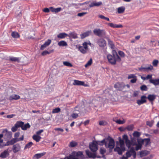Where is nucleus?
Listing matches in <instances>:
<instances>
[{
    "label": "nucleus",
    "instance_id": "1",
    "mask_svg": "<svg viewBox=\"0 0 159 159\" xmlns=\"http://www.w3.org/2000/svg\"><path fill=\"white\" fill-rule=\"evenodd\" d=\"M112 54L113 56L110 54H108L107 55V58L109 63L114 65L116 63V61H120L121 59L115 50H112Z\"/></svg>",
    "mask_w": 159,
    "mask_h": 159
},
{
    "label": "nucleus",
    "instance_id": "2",
    "mask_svg": "<svg viewBox=\"0 0 159 159\" xmlns=\"http://www.w3.org/2000/svg\"><path fill=\"white\" fill-rule=\"evenodd\" d=\"M98 144L100 145H102L105 144L106 147L107 148H109L110 150L113 149L115 145L114 140L111 138L104 139L101 141H99Z\"/></svg>",
    "mask_w": 159,
    "mask_h": 159
},
{
    "label": "nucleus",
    "instance_id": "3",
    "mask_svg": "<svg viewBox=\"0 0 159 159\" xmlns=\"http://www.w3.org/2000/svg\"><path fill=\"white\" fill-rule=\"evenodd\" d=\"M119 143L116 142V146L114 149L115 151L117 152L119 155H121L122 152L125 150V143L123 140L121 139L120 137H119Z\"/></svg>",
    "mask_w": 159,
    "mask_h": 159
},
{
    "label": "nucleus",
    "instance_id": "4",
    "mask_svg": "<svg viewBox=\"0 0 159 159\" xmlns=\"http://www.w3.org/2000/svg\"><path fill=\"white\" fill-rule=\"evenodd\" d=\"M78 49L81 53L84 54H85L88 50L87 42H84L83 43L82 46H79L78 48Z\"/></svg>",
    "mask_w": 159,
    "mask_h": 159
},
{
    "label": "nucleus",
    "instance_id": "5",
    "mask_svg": "<svg viewBox=\"0 0 159 159\" xmlns=\"http://www.w3.org/2000/svg\"><path fill=\"white\" fill-rule=\"evenodd\" d=\"M94 141L89 144V147L91 150L93 152H96L98 149V145L99 144V142Z\"/></svg>",
    "mask_w": 159,
    "mask_h": 159
},
{
    "label": "nucleus",
    "instance_id": "6",
    "mask_svg": "<svg viewBox=\"0 0 159 159\" xmlns=\"http://www.w3.org/2000/svg\"><path fill=\"white\" fill-rule=\"evenodd\" d=\"M93 32L94 34L99 37L102 36L105 34V33L104 30H101L99 29H94Z\"/></svg>",
    "mask_w": 159,
    "mask_h": 159
},
{
    "label": "nucleus",
    "instance_id": "7",
    "mask_svg": "<svg viewBox=\"0 0 159 159\" xmlns=\"http://www.w3.org/2000/svg\"><path fill=\"white\" fill-rule=\"evenodd\" d=\"M126 155L128 158L133 155L134 158H135L136 156V153L134 151V148L132 147L130 150L126 152Z\"/></svg>",
    "mask_w": 159,
    "mask_h": 159
},
{
    "label": "nucleus",
    "instance_id": "8",
    "mask_svg": "<svg viewBox=\"0 0 159 159\" xmlns=\"http://www.w3.org/2000/svg\"><path fill=\"white\" fill-rule=\"evenodd\" d=\"M123 139L125 140V143L127 147L129 149L131 145H133L132 144L130 141L128 139V137L127 135H124L123 136Z\"/></svg>",
    "mask_w": 159,
    "mask_h": 159
},
{
    "label": "nucleus",
    "instance_id": "9",
    "mask_svg": "<svg viewBox=\"0 0 159 159\" xmlns=\"http://www.w3.org/2000/svg\"><path fill=\"white\" fill-rule=\"evenodd\" d=\"M138 144L133 143V146L136 145L135 150L138 151L139 149H141L142 148V145L143 143V140H137Z\"/></svg>",
    "mask_w": 159,
    "mask_h": 159
},
{
    "label": "nucleus",
    "instance_id": "10",
    "mask_svg": "<svg viewBox=\"0 0 159 159\" xmlns=\"http://www.w3.org/2000/svg\"><path fill=\"white\" fill-rule=\"evenodd\" d=\"M125 86V85L123 83H117L115 84L114 87L118 90H122Z\"/></svg>",
    "mask_w": 159,
    "mask_h": 159
},
{
    "label": "nucleus",
    "instance_id": "11",
    "mask_svg": "<svg viewBox=\"0 0 159 159\" xmlns=\"http://www.w3.org/2000/svg\"><path fill=\"white\" fill-rule=\"evenodd\" d=\"M97 43L99 47H104L106 45V41L103 39H100L97 40Z\"/></svg>",
    "mask_w": 159,
    "mask_h": 159
},
{
    "label": "nucleus",
    "instance_id": "12",
    "mask_svg": "<svg viewBox=\"0 0 159 159\" xmlns=\"http://www.w3.org/2000/svg\"><path fill=\"white\" fill-rule=\"evenodd\" d=\"M85 152L86 155L89 158H95L96 157L98 158H99L100 157L98 156H96L95 153L93 152V153H92L89 150H86Z\"/></svg>",
    "mask_w": 159,
    "mask_h": 159
},
{
    "label": "nucleus",
    "instance_id": "13",
    "mask_svg": "<svg viewBox=\"0 0 159 159\" xmlns=\"http://www.w3.org/2000/svg\"><path fill=\"white\" fill-rule=\"evenodd\" d=\"M12 149L13 152L16 153L20 151L21 147L19 144L17 143L13 145Z\"/></svg>",
    "mask_w": 159,
    "mask_h": 159
},
{
    "label": "nucleus",
    "instance_id": "14",
    "mask_svg": "<svg viewBox=\"0 0 159 159\" xmlns=\"http://www.w3.org/2000/svg\"><path fill=\"white\" fill-rule=\"evenodd\" d=\"M102 4L101 2H97L94 1L91 2L89 5L90 7H99Z\"/></svg>",
    "mask_w": 159,
    "mask_h": 159
},
{
    "label": "nucleus",
    "instance_id": "15",
    "mask_svg": "<svg viewBox=\"0 0 159 159\" xmlns=\"http://www.w3.org/2000/svg\"><path fill=\"white\" fill-rule=\"evenodd\" d=\"M146 97L145 96H143L141 97L140 100H138L137 103L139 105L142 104L146 102Z\"/></svg>",
    "mask_w": 159,
    "mask_h": 159
},
{
    "label": "nucleus",
    "instance_id": "16",
    "mask_svg": "<svg viewBox=\"0 0 159 159\" xmlns=\"http://www.w3.org/2000/svg\"><path fill=\"white\" fill-rule=\"evenodd\" d=\"M73 84L74 85H83L85 86H86L85 85L84 82L77 80H74Z\"/></svg>",
    "mask_w": 159,
    "mask_h": 159
},
{
    "label": "nucleus",
    "instance_id": "17",
    "mask_svg": "<svg viewBox=\"0 0 159 159\" xmlns=\"http://www.w3.org/2000/svg\"><path fill=\"white\" fill-rule=\"evenodd\" d=\"M9 155L8 152V149H7L4 151L0 155V157L4 158L7 157Z\"/></svg>",
    "mask_w": 159,
    "mask_h": 159
},
{
    "label": "nucleus",
    "instance_id": "18",
    "mask_svg": "<svg viewBox=\"0 0 159 159\" xmlns=\"http://www.w3.org/2000/svg\"><path fill=\"white\" fill-rule=\"evenodd\" d=\"M107 24L108 26L113 28H121L123 27L121 25H117L111 23H108Z\"/></svg>",
    "mask_w": 159,
    "mask_h": 159
},
{
    "label": "nucleus",
    "instance_id": "19",
    "mask_svg": "<svg viewBox=\"0 0 159 159\" xmlns=\"http://www.w3.org/2000/svg\"><path fill=\"white\" fill-rule=\"evenodd\" d=\"M46 154V152H43L40 153H37L35 154L33 157V159H39Z\"/></svg>",
    "mask_w": 159,
    "mask_h": 159
},
{
    "label": "nucleus",
    "instance_id": "20",
    "mask_svg": "<svg viewBox=\"0 0 159 159\" xmlns=\"http://www.w3.org/2000/svg\"><path fill=\"white\" fill-rule=\"evenodd\" d=\"M49 9L52 12L57 13L61 11V7L54 8L52 7H50Z\"/></svg>",
    "mask_w": 159,
    "mask_h": 159
},
{
    "label": "nucleus",
    "instance_id": "21",
    "mask_svg": "<svg viewBox=\"0 0 159 159\" xmlns=\"http://www.w3.org/2000/svg\"><path fill=\"white\" fill-rule=\"evenodd\" d=\"M149 82L155 85H159V79H150Z\"/></svg>",
    "mask_w": 159,
    "mask_h": 159
},
{
    "label": "nucleus",
    "instance_id": "22",
    "mask_svg": "<svg viewBox=\"0 0 159 159\" xmlns=\"http://www.w3.org/2000/svg\"><path fill=\"white\" fill-rule=\"evenodd\" d=\"M69 36V35L65 33H60L57 36V37L59 39H63L65 38L67 36Z\"/></svg>",
    "mask_w": 159,
    "mask_h": 159
},
{
    "label": "nucleus",
    "instance_id": "23",
    "mask_svg": "<svg viewBox=\"0 0 159 159\" xmlns=\"http://www.w3.org/2000/svg\"><path fill=\"white\" fill-rule=\"evenodd\" d=\"M20 98V96L16 94H13L11 95L9 98V99L10 100H16Z\"/></svg>",
    "mask_w": 159,
    "mask_h": 159
},
{
    "label": "nucleus",
    "instance_id": "24",
    "mask_svg": "<svg viewBox=\"0 0 159 159\" xmlns=\"http://www.w3.org/2000/svg\"><path fill=\"white\" fill-rule=\"evenodd\" d=\"M5 131L6 132L5 134V137L8 139H11L12 137V133L10 131H8L7 129L5 130Z\"/></svg>",
    "mask_w": 159,
    "mask_h": 159
},
{
    "label": "nucleus",
    "instance_id": "25",
    "mask_svg": "<svg viewBox=\"0 0 159 159\" xmlns=\"http://www.w3.org/2000/svg\"><path fill=\"white\" fill-rule=\"evenodd\" d=\"M9 60L12 61L20 62V57H10Z\"/></svg>",
    "mask_w": 159,
    "mask_h": 159
},
{
    "label": "nucleus",
    "instance_id": "26",
    "mask_svg": "<svg viewBox=\"0 0 159 159\" xmlns=\"http://www.w3.org/2000/svg\"><path fill=\"white\" fill-rule=\"evenodd\" d=\"M32 138L33 139L35 140L36 142H39L41 138V137L40 136L36 134L33 135Z\"/></svg>",
    "mask_w": 159,
    "mask_h": 159
},
{
    "label": "nucleus",
    "instance_id": "27",
    "mask_svg": "<svg viewBox=\"0 0 159 159\" xmlns=\"http://www.w3.org/2000/svg\"><path fill=\"white\" fill-rule=\"evenodd\" d=\"M91 32L90 31H88L85 33H84L81 35V38L82 39L84 38L85 37L89 36L91 34Z\"/></svg>",
    "mask_w": 159,
    "mask_h": 159
},
{
    "label": "nucleus",
    "instance_id": "28",
    "mask_svg": "<svg viewBox=\"0 0 159 159\" xmlns=\"http://www.w3.org/2000/svg\"><path fill=\"white\" fill-rule=\"evenodd\" d=\"M11 35L14 38H18L20 37V35L18 33L14 31L12 32Z\"/></svg>",
    "mask_w": 159,
    "mask_h": 159
},
{
    "label": "nucleus",
    "instance_id": "29",
    "mask_svg": "<svg viewBox=\"0 0 159 159\" xmlns=\"http://www.w3.org/2000/svg\"><path fill=\"white\" fill-rule=\"evenodd\" d=\"M153 69V67L151 65L147 64L145 67L144 70L148 71L152 70Z\"/></svg>",
    "mask_w": 159,
    "mask_h": 159
},
{
    "label": "nucleus",
    "instance_id": "30",
    "mask_svg": "<svg viewBox=\"0 0 159 159\" xmlns=\"http://www.w3.org/2000/svg\"><path fill=\"white\" fill-rule=\"evenodd\" d=\"M125 8L124 7L122 6L119 7L117 9V11L118 13H122L125 11Z\"/></svg>",
    "mask_w": 159,
    "mask_h": 159
},
{
    "label": "nucleus",
    "instance_id": "31",
    "mask_svg": "<svg viewBox=\"0 0 159 159\" xmlns=\"http://www.w3.org/2000/svg\"><path fill=\"white\" fill-rule=\"evenodd\" d=\"M156 98V96L153 94H149L148 97V98L150 101H153Z\"/></svg>",
    "mask_w": 159,
    "mask_h": 159
},
{
    "label": "nucleus",
    "instance_id": "32",
    "mask_svg": "<svg viewBox=\"0 0 159 159\" xmlns=\"http://www.w3.org/2000/svg\"><path fill=\"white\" fill-rule=\"evenodd\" d=\"M58 44L60 46H66L67 45L66 42L64 41H61L59 42Z\"/></svg>",
    "mask_w": 159,
    "mask_h": 159
},
{
    "label": "nucleus",
    "instance_id": "33",
    "mask_svg": "<svg viewBox=\"0 0 159 159\" xmlns=\"http://www.w3.org/2000/svg\"><path fill=\"white\" fill-rule=\"evenodd\" d=\"M30 125L29 123H28L25 125L23 124L21 129L23 130H26L28 128H30Z\"/></svg>",
    "mask_w": 159,
    "mask_h": 159
},
{
    "label": "nucleus",
    "instance_id": "34",
    "mask_svg": "<svg viewBox=\"0 0 159 159\" xmlns=\"http://www.w3.org/2000/svg\"><path fill=\"white\" fill-rule=\"evenodd\" d=\"M149 153V152L148 151H142L140 152V155L141 157L145 156Z\"/></svg>",
    "mask_w": 159,
    "mask_h": 159
},
{
    "label": "nucleus",
    "instance_id": "35",
    "mask_svg": "<svg viewBox=\"0 0 159 159\" xmlns=\"http://www.w3.org/2000/svg\"><path fill=\"white\" fill-rule=\"evenodd\" d=\"M113 120L119 124H123L125 122V120H116L114 118H113Z\"/></svg>",
    "mask_w": 159,
    "mask_h": 159
},
{
    "label": "nucleus",
    "instance_id": "36",
    "mask_svg": "<svg viewBox=\"0 0 159 159\" xmlns=\"http://www.w3.org/2000/svg\"><path fill=\"white\" fill-rule=\"evenodd\" d=\"M24 124V123L22 121H18L16 122L15 124L16 126L18 128L21 127V128L23 125Z\"/></svg>",
    "mask_w": 159,
    "mask_h": 159
},
{
    "label": "nucleus",
    "instance_id": "37",
    "mask_svg": "<svg viewBox=\"0 0 159 159\" xmlns=\"http://www.w3.org/2000/svg\"><path fill=\"white\" fill-rule=\"evenodd\" d=\"M63 64L64 66L68 67H71L73 66L72 65L71 63L67 61H63Z\"/></svg>",
    "mask_w": 159,
    "mask_h": 159
},
{
    "label": "nucleus",
    "instance_id": "38",
    "mask_svg": "<svg viewBox=\"0 0 159 159\" xmlns=\"http://www.w3.org/2000/svg\"><path fill=\"white\" fill-rule=\"evenodd\" d=\"M108 45L112 49H113L114 48V46L113 42L110 39H108Z\"/></svg>",
    "mask_w": 159,
    "mask_h": 159
},
{
    "label": "nucleus",
    "instance_id": "39",
    "mask_svg": "<svg viewBox=\"0 0 159 159\" xmlns=\"http://www.w3.org/2000/svg\"><path fill=\"white\" fill-rule=\"evenodd\" d=\"M92 63V59L90 58V60L88 61L87 63L85 64L84 66L85 67H87L89 66H91Z\"/></svg>",
    "mask_w": 159,
    "mask_h": 159
},
{
    "label": "nucleus",
    "instance_id": "40",
    "mask_svg": "<svg viewBox=\"0 0 159 159\" xmlns=\"http://www.w3.org/2000/svg\"><path fill=\"white\" fill-rule=\"evenodd\" d=\"M77 143L75 141H72L70 143L69 146L70 147H73L77 145Z\"/></svg>",
    "mask_w": 159,
    "mask_h": 159
},
{
    "label": "nucleus",
    "instance_id": "41",
    "mask_svg": "<svg viewBox=\"0 0 159 159\" xmlns=\"http://www.w3.org/2000/svg\"><path fill=\"white\" fill-rule=\"evenodd\" d=\"M53 50H52L50 52H48V51L45 50V51H44L41 54H42V55L44 56L47 54H50L51 52H53Z\"/></svg>",
    "mask_w": 159,
    "mask_h": 159
},
{
    "label": "nucleus",
    "instance_id": "42",
    "mask_svg": "<svg viewBox=\"0 0 159 159\" xmlns=\"http://www.w3.org/2000/svg\"><path fill=\"white\" fill-rule=\"evenodd\" d=\"M61 111L59 107H57L53 109L52 113L53 114L58 113Z\"/></svg>",
    "mask_w": 159,
    "mask_h": 159
},
{
    "label": "nucleus",
    "instance_id": "43",
    "mask_svg": "<svg viewBox=\"0 0 159 159\" xmlns=\"http://www.w3.org/2000/svg\"><path fill=\"white\" fill-rule=\"evenodd\" d=\"M33 143L32 142H30L27 144H26V145L25 146V148H24V149H25L27 148H29L30 147H31L32 145H33Z\"/></svg>",
    "mask_w": 159,
    "mask_h": 159
},
{
    "label": "nucleus",
    "instance_id": "44",
    "mask_svg": "<svg viewBox=\"0 0 159 159\" xmlns=\"http://www.w3.org/2000/svg\"><path fill=\"white\" fill-rule=\"evenodd\" d=\"M133 136L135 137H138L140 135V133L138 131H134L133 134Z\"/></svg>",
    "mask_w": 159,
    "mask_h": 159
},
{
    "label": "nucleus",
    "instance_id": "45",
    "mask_svg": "<svg viewBox=\"0 0 159 159\" xmlns=\"http://www.w3.org/2000/svg\"><path fill=\"white\" fill-rule=\"evenodd\" d=\"M69 35V36L74 39L76 38H77V36L75 34L74 32H71L70 33Z\"/></svg>",
    "mask_w": 159,
    "mask_h": 159
},
{
    "label": "nucleus",
    "instance_id": "46",
    "mask_svg": "<svg viewBox=\"0 0 159 159\" xmlns=\"http://www.w3.org/2000/svg\"><path fill=\"white\" fill-rule=\"evenodd\" d=\"M140 88L141 90L142 91H147L148 90V88L147 86L145 85L141 86Z\"/></svg>",
    "mask_w": 159,
    "mask_h": 159
},
{
    "label": "nucleus",
    "instance_id": "47",
    "mask_svg": "<svg viewBox=\"0 0 159 159\" xmlns=\"http://www.w3.org/2000/svg\"><path fill=\"white\" fill-rule=\"evenodd\" d=\"M107 123L105 121H101L99 122V124L100 125H107Z\"/></svg>",
    "mask_w": 159,
    "mask_h": 159
},
{
    "label": "nucleus",
    "instance_id": "48",
    "mask_svg": "<svg viewBox=\"0 0 159 159\" xmlns=\"http://www.w3.org/2000/svg\"><path fill=\"white\" fill-rule=\"evenodd\" d=\"M154 123V121L153 120H152L151 121H147V125H148L150 127H152Z\"/></svg>",
    "mask_w": 159,
    "mask_h": 159
},
{
    "label": "nucleus",
    "instance_id": "49",
    "mask_svg": "<svg viewBox=\"0 0 159 159\" xmlns=\"http://www.w3.org/2000/svg\"><path fill=\"white\" fill-rule=\"evenodd\" d=\"M118 53L119 55H120V56L122 57H125V53L122 51H119L118 52Z\"/></svg>",
    "mask_w": 159,
    "mask_h": 159
},
{
    "label": "nucleus",
    "instance_id": "50",
    "mask_svg": "<svg viewBox=\"0 0 159 159\" xmlns=\"http://www.w3.org/2000/svg\"><path fill=\"white\" fill-rule=\"evenodd\" d=\"M159 62L158 61V60H154L152 64L154 66H157V64Z\"/></svg>",
    "mask_w": 159,
    "mask_h": 159
},
{
    "label": "nucleus",
    "instance_id": "51",
    "mask_svg": "<svg viewBox=\"0 0 159 159\" xmlns=\"http://www.w3.org/2000/svg\"><path fill=\"white\" fill-rule=\"evenodd\" d=\"M51 40L49 39L44 43V44L47 47L51 43Z\"/></svg>",
    "mask_w": 159,
    "mask_h": 159
},
{
    "label": "nucleus",
    "instance_id": "52",
    "mask_svg": "<svg viewBox=\"0 0 159 159\" xmlns=\"http://www.w3.org/2000/svg\"><path fill=\"white\" fill-rule=\"evenodd\" d=\"M136 78V76H135V75L134 74H131L129 75L128 77V79H130L131 78Z\"/></svg>",
    "mask_w": 159,
    "mask_h": 159
},
{
    "label": "nucleus",
    "instance_id": "53",
    "mask_svg": "<svg viewBox=\"0 0 159 159\" xmlns=\"http://www.w3.org/2000/svg\"><path fill=\"white\" fill-rule=\"evenodd\" d=\"M18 128L17 126H16V125L15 124L14 126L11 128V131L13 132H15L17 130Z\"/></svg>",
    "mask_w": 159,
    "mask_h": 159
},
{
    "label": "nucleus",
    "instance_id": "54",
    "mask_svg": "<svg viewBox=\"0 0 159 159\" xmlns=\"http://www.w3.org/2000/svg\"><path fill=\"white\" fill-rule=\"evenodd\" d=\"M133 129V126L132 125H130L126 127V129L129 131L132 130Z\"/></svg>",
    "mask_w": 159,
    "mask_h": 159
},
{
    "label": "nucleus",
    "instance_id": "55",
    "mask_svg": "<svg viewBox=\"0 0 159 159\" xmlns=\"http://www.w3.org/2000/svg\"><path fill=\"white\" fill-rule=\"evenodd\" d=\"M71 116L74 119H75L78 116V115L77 113H74L71 114Z\"/></svg>",
    "mask_w": 159,
    "mask_h": 159
},
{
    "label": "nucleus",
    "instance_id": "56",
    "mask_svg": "<svg viewBox=\"0 0 159 159\" xmlns=\"http://www.w3.org/2000/svg\"><path fill=\"white\" fill-rule=\"evenodd\" d=\"M87 13V12H84L79 13L78 14L77 16H80V17H81V16H84V15Z\"/></svg>",
    "mask_w": 159,
    "mask_h": 159
},
{
    "label": "nucleus",
    "instance_id": "57",
    "mask_svg": "<svg viewBox=\"0 0 159 159\" xmlns=\"http://www.w3.org/2000/svg\"><path fill=\"white\" fill-rule=\"evenodd\" d=\"M10 145H11V143L10 142V141H8L5 144H3V146L2 147L4 146H8Z\"/></svg>",
    "mask_w": 159,
    "mask_h": 159
},
{
    "label": "nucleus",
    "instance_id": "58",
    "mask_svg": "<svg viewBox=\"0 0 159 159\" xmlns=\"http://www.w3.org/2000/svg\"><path fill=\"white\" fill-rule=\"evenodd\" d=\"M152 75H148L146 77V80H148V79H149L150 80V79H152Z\"/></svg>",
    "mask_w": 159,
    "mask_h": 159
},
{
    "label": "nucleus",
    "instance_id": "59",
    "mask_svg": "<svg viewBox=\"0 0 159 159\" xmlns=\"http://www.w3.org/2000/svg\"><path fill=\"white\" fill-rule=\"evenodd\" d=\"M137 81L136 78H134L130 80V82L132 83H134L136 82Z\"/></svg>",
    "mask_w": 159,
    "mask_h": 159
},
{
    "label": "nucleus",
    "instance_id": "60",
    "mask_svg": "<svg viewBox=\"0 0 159 159\" xmlns=\"http://www.w3.org/2000/svg\"><path fill=\"white\" fill-rule=\"evenodd\" d=\"M105 152H106V150L102 148H100V153L101 154H104L105 153Z\"/></svg>",
    "mask_w": 159,
    "mask_h": 159
},
{
    "label": "nucleus",
    "instance_id": "61",
    "mask_svg": "<svg viewBox=\"0 0 159 159\" xmlns=\"http://www.w3.org/2000/svg\"><path fill=\"white\" fill-rule=\"evenodd\" d=\"M50 10L49 8V9L48 8H45L44 9L43 11L45 12L48 13L49 12Z\"/></svg>",
    "mask_w": 159,
    "mask_h": 159
},
{
    "label": "nucleus",
    "instance_id": "62",
    "mask_svg": "<svg viewBox=\"0 0 159 159\" xmlns=\"http://www.w3.org/2000/svg\"><path fill=\"white\" fill-rule=\"evenodd\" d=\"M43 129H41L37 131L36 133V134L37 135H39V134H41L43 132Z\"/></svg>",
    "mask_w": 159,
    "mask_h": 159
},
{
    "label": "nucleus",
    "instance_id": "63",
    "mask_svg": "<svg viewBox=\"0 0 159 159\" xmlns=\"http://www.w3.org/2000/svg\"><path fill=\"white\" fill-rule=\"evenodd\" d=\"M56 131H59L63 132L64 131L63 129L61 128H56L54 129Z\"/></svg>",
    "mask_w": 159,
    "mask_h": 159
},
{
    "label": "nucleus",
    "instance_id": "64",
    "mask_svg": "<svg viewBox=\"0 0 159 159\" xmlns=\"http://www.w3.org/2000/svg\"><path fill=\"white\" fill-rule=\"evenodd\" d=\"M20 132H17L16 133L14 134V137L18 138L20 135Z\"/></svg>",
    "mask_w": 159,
    "mask_h": 159
}]
</instances>
